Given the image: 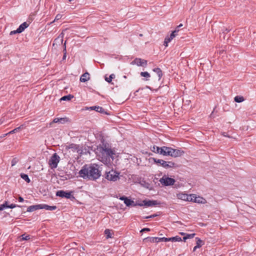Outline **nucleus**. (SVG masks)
I'll return each instance as SVG.
<instances>
[{"mask_svg":"<svg viewBox=\"0 0 256 256\" xmlns=\"http://www.w3.org/2000/svg\"><path fill=\"white\" fill-rule=\"evenodd\" d=\"M96 153L98 159L108 166L111 165L116 155V151L108 144L104 143L97 148Z\"/></svg>","mask_w":256,"mask_h":256,"instance_id":"obj_1","label":"nucleus"},{"mask_svg":"<svg viewBox=\"0 0 256 256\" xmlns=\"http://www.w3.org/2000/svg\"><path fill=\"white\" fill-rule=\"evenodd\" d=\"M79 174L80 176L84 179L94 180L100 177L101 172L97 164H90L84 166L79 172Z\"/></svg>","mask_w":256,"mask_h":256,"instance_id":"obj_2","label":"nucleus"},{"mask_svg":"<svg viewBox=\"0 0 256 256\" xmlns=\"http://www.w3.org/2000/svg\"><path fill=\"white\" fill-rule=\"evenodd\" d=\"M159 182L164 186H171L174 184L176 180L172 178H169L168 176L164 175L160 178Z\"/></svg>","mask_w":256,"mask_h":256,"instance_id":"obj_3","label":"nucleus"},{"mask_svg":"<svg viewBox=\"0 0 256 256\" xmlns=\"http://www.w3.org/2000/svg\"><path fill=\"white\" fill-rule=\"evenodd\" d=\"M60 160V156L54 153L50 158L48 164L52 169L56 168Z\"/></svg>","mask_w":256,"mask_h":256,"instance_id":"obj_4","label":"nucleus"},{"mask_svg":"<svg viewBox=\"0 0 256 256\" xmlns=\"http://www.w3.org/2000/svg\"><path fill=\"white\" fill-rule=\"evenodd\" d=\"M119 172L112 170L108 172H106V178L108 180L116 182L119 179Z\"/></svg>","mask_w":256,"mask_h":256,"instance_id":"obj_5","label":"nucleus"},{"mask_svg":"<svg viewBox=\"0 0 256 256\" xmlns=\"http://www.w3.org/2000/svg\"><path fill=\"white\" fill-rule=\"evenodd\" d=\"M176 197L179 200H181L184 201L191 202V197L194 198V196H192V194L188 195V194L185 193L179 192L176 194Z\"/></svg>","mask_w":256,"mask_h":256,"instance_id":"obj_6","label":"nucleus"},{"mask_svg":"<svg viewBox=\"0 0 256 256\" xmlns=\"http://www.w3.org/2000/svg\"><path fill=\"white\" fill-rule=\"evenodd\" d=\"M170 147L162 146L160 148H156L158 154L165 156H168Z\"/></svg>","mask_w":256,"mask_h":256,"instance_id":"obj_7","label":"nucleus"},{"mask_svg":"<svg viewBox=\"0 0 256 256\" xmlns=\"http://www.w3.org/2000/svg\"><path fill=\"white\" fill-rule=\"evenodd\" d=\"M157 204V202L156 200H144L141 203H138L136 204V205L139 206H154Z\"/></svg>","mask_w":256,"mask_h":256,"instance_id":"obj_8","label":"nucleus"},{"mask_svg":"<svg viewBox=\"0 0 256 256\" xmlns=\"http://www.w3.org/2000/svg\"><path fill=\"white\" fill-rule=\"evenodd\" d=\"M192 196H194V198H192V201L198 204H206V200L201 196H196L194 194H192Z\"/></svg>","mask_w":256,"mask_h":256,"instance_id":"obj_9","label":"nucleus"},{"mask_svg":"<svg viewBox=\"0 0 256 256\" xmlns=\"http://www.w3.org/2000/svg\"><path fill=\"white\" fill-rule=\"evenodd\" d=\"M56 195L62 198H70L71 196L70 192H68L63 190H58L56 192Z\"/></svg>","mask_w":256,"mask_h":256,"instance_id":"obj_10","label":"nucleus"},{"mask_svg":"<svg viewBox=\"0 0 256 256\" xmlns=\"http://www.w3.org/2000/svg\"><path fill=\"white\" fill-rule=\"evenodd\" d=\"M120 200H124V203L126 204V206H135L134 202V200H132L125 196H122L120 198Z\"/></svg>","mask_w":256,"mask_h":256,"instance_id":"obj_11","label":"nucleus"},{"mask_svg":"<svg viewBox=\"0 0 256 256\" xmlns=\"http://www.w3.org/2000/svg\"><path fill=\"white\" fill-rule=\"evenodd\" d=\"M28 24L26 22H24L19 26L18 28L16 30V32H18V33H21L26 28H28Z\"/></svg>","mask_w":256,"mask_h":256,"instance_id":"obj_12","label":"nucleus"},{"mask_svg":"<svg viewBox=\"0 0 256 256\" xmlns=\"http://www.w3.org/2000/svg\"><path fill=\"white\" fill-rule=\"evenodd\" d=\"M184 154V152L179 149H174L173 152V157L176 158L182 156Z\"/></svg>","mask_w":256,"mask_h":256,"instance_id":"obj_13","label":"nucleus"},{"mask_svg":"<svg viewBox=\"0 0 256 256\" xmlns=\"http://www.w3.org/2000/svg\"><path fill=\"white\" fill-rule=\"evenodd\" d=\"M56 208V206H50L46 204H41V209H45L48 210H54Z\"/></svg>","mask_w":256,"mask_h":256,"instance_id":"obj_14","label":"nucleus"},{"mask_svg":"<svg viewBox=\"0 0 256 256\" xmlns=\"http://www.w3.org/2000/svg\"><path fill=\"white\" fill-rule=\"evenodd\" d=\"M41 209V204L32 206L28 207L27 211L29 212H34L36 210Z\"/></svg>","mask_w":256,"mask_h":256,"instance_id":"obj_15","label":"nucleus"},{"mask_svg":"<svg viewBox=\"0 0 256 256\" xmlns=\"http://www.w3.org/2000/svg\"><path fill=\"white\" fill-rule=\"evenodd\" d=\"M144 240L150 242H158L160 238L158 237H148L144 239Z\"/></svg>","mask_w":256,"mask_h":256,"instance_id":"obj_16","label":"nucleus"},{"mask_svg":"<svg viewBox=\"0 0 256 256\" xmlns=\"http://www.w3.org/2000/svg\"><path fill=\"white\" fill-rule=\"evenodd\" d=\"M146 62L144 60L136 58L131 62V64H146Z\"/></svg>","mask_w":256,"mask_h":256,"instance_id":"obj_17","label":"nucleus"},{"mask_svg":"<svg viewBox=\"0 0 256 256\" xmlns=\"http://www.w3.org/2000/svg\"><path fill=\"white\" fill-rule=\"evenodd\" d=\"M90 74L88 72H85L84 74L80 78V80L82 82H86L89 80Z\"/></svg>","mask_w":256,"mask_h":256,"instance_id":"obj_18","label":"nucleus"},{"mask_svg":"<svg viewBox=\"0 0 256 256\" xmlns=\"http://www.w3.org/2000/svg\"><path fill=\"white\" fill-rule=\"evenodd\" d=\"M154 162L156 164H160L161 166L164 168V166H166V161H164L162 160H159L156 158H152Z\"/></svg>","mask_w":256,"mask_h":256,"instance_id":"obj_19","label":"nucleus"},{"mask_svg":"<svg viewBox=\"0 0 256 256\" xmlns=\"http://www.w3.org/2000/svg\"><path fill=\"white\" fill-rule=\"evenodd\" d=\"M88 109H90L92 110H95L96 112H100V113H104V110L100 106H91Z\"/></svg>","mask_w":256,"mask_h":256,"instance_id":"obj_20","label":"nucleus"},{"mask_svg":"<svg viewBox=\"0 0 256 256\" xmlns=\"http://www.w3.org/2000/svg\"><path fill=\"white\" fill-rule=\"evenodd\" d=\"M68 149H71L73 152H78V146L75 144H70L67 146Z\"/></svg>","mask_w":256,"mask_h":256,"instance_id":"obj_21","label":"nucleus"},{"mask_svg":"<svg viewBox=\"0 0 256 256\" xmlns=\"http://www.w3.org/2000/svg\"><path fill=\"white\" fill-rule=\"evenodd\" d=\"M74 97L71 94H68L64 96H62V98H60V100H66V101H69L72 100V98Z\"/></svg>","mask_w":256,"mask_h":256,"instance_id":"obj_22","label":"nucleus"},{"mask_svg":"<svg viewBox=\"0 0 256 256\" xmlns=\"http://www.w3.org/2000/svg\"><path fill=\"white\" fill-rule=\"evenodd\" d=\"M234 100L236 102H242L244 100V98L242 96H237L234 97Z\"/></svg>","mask_w":256,"mask_h":256,"instance_id":"obj_23","label":"nucleus"},{"mask_svg":"<svg viewBox=\"0 0 256 256\" xmlns=\"http://www.w3.org/2000/svg\"><path fill=\"white\" fill-rule=\"evenodd\" d=\"M175 166V164L172 162H166V166L164 168H174Z\"/></svg>","mask_w":256,"mask_h":256,"instance_id":"obj_24","label":"nucleus"},{"mask_svg":"<svg viewBox=\"0 0 256 256\" xmlns=\"http://www.w3.org/2000/svg\"><path fill=\"white\" fill-rule=\"evenodd\" d=\"M196 245L198 246V247H201L202 245L204 244V242L200 238H196Z\"/></svg>","mask_w":256,"mask_h":256,"instance_id":"obj_25","label":"nucleus"},{"mask_svg":"<svg viewBox=\"0 0 256 256\" xmlns=\"http://www.w3.org/2000/svg\"><path fill=\"white\" fill-rule=\"evenodd\" d=\"M154 71L157 74L158 79L160 80L162 76V70H160V68H156L154 69Z\"/></svg>","mask_w":256,"mask_h":256,"instance_id":"obj_26","label":"nucleus"},{"mask_svg":"<svg viewBox=\"0 0 256 256\" xmlns=\"http://www.w3.org/2000/svg\"><path fill=\"white\" fill-rule=\"evenodd\" d=\"M20 177L24 180L25 181H26L27 182H30V180L28 176L26 174H20Z\"/></svg>","mask_w":256,"mask_h":256,"instance_id":"obj_27","label":"nucleus"},{"mask_svg":"<svg viewBox=\"0 0 256 256\" xmlns=\"http://www.w3.org/2000/svg\"><path fill=\"white\" fill-rule=\"evenodd\" d=\"M195 234H186L185 236L183 238L184 240L186 241L187 239L192 238L195 236Z\"/></svg>","mask_w":256,"mask_h":256,"instance_id":"obj_28","label":"nucleus"},{"mask_svg":"<svg viewBox=\"0 0 256 256\" xmlns=\"http://www.w3.org/2000/svg\"><path fill=\"white\" fill-rule=\"evenodd\" d=\"M170 241H172V242H180V241H182L181 238L178 236L170 238Z\"/></svg>","mask_w":256,"mask_h":256,"instance_id":"obj_29","label":"nucleus"},{"mask_svg":"<svg viewBox=\"0 0 256 256\" xmlns=\"http://www.w3.org/2000/svg\"><path fill=\"white\" fill-rule=\"evenodd\" d=\"M6 208H8V202H5L4 204L0 205V211Z\"/></svg>","mask_w":256,"mask_h":256,"instance_id":"obj_30","label":"nucleus"},{"mask_svg":"<svg viewBox=\"0 0 256 256\" xmlns=\"http://www.w3.org/2000/svg\"><path fill=\"white\" fill-rule=\"evenodd\" d=\"M115 78V75L114 74H112L110 76L109 78L105 77V80L108 82H110L112 79Z\"/></svg>","mask_w":256,"mask_h":256,"instance_id":"obj_31","label":"nucleus"},{"mask_svg":"<svg viewBox=\"0 0 256 256\" xmlns=\"http://www.w3.org/2000/svg\"><path fill=\"white\" fill-rule=\"evenodd\" d=\"M105 234L106 235V238H112V234L110 232V230L108 229H106L104 231Z\"/></svg>","mask_w":256,"mask_h":256,"instance_id":"obj_32","label":"nucleus"},{"mask_svg":"<svg viewBox=\"0 0 256 256\" xmlns=\"http://www.w3.org/2000/svg\"><path fill=\"white\" fill-rule=\"evenodd\" d=\"M30 239V235H26V234H24L21 236V240H28Z\"/></svg>","mask_w":256,"mask_h":256,"instance_id":"obj_33","label":"nucleus"},{"mask_svg":"<svg viewBox=\"0 0 256 256\" xmlns=\"http://www.w3.org/2000/svg\"><path fill=\"white\" fill-rule=\"evenodd\" d=\"M171 40H172V39L170 38V36L166 38L164 40V44L166 46H167L168 43L170 42L171 41Z\"/></svg>","mask_w":256,"mask_h":256,"instance_id":"obj_34","label":"nucleus"},{"mask_svg":"<svg viewBox=\"0 0 256 256\" xmlns=\"http://www.w3.org/2000/svg\"><path fill=\"white\" fill-rule=\"evenodd\" d=\"M68 121L66 118H59V122L64 124Z\"/></svg>","mask_w":256,"mask_h":256,"instance_id":"obj_35","label":"nucleus"},{"mask_svg":"<svg viewBox=\"0 0 256 256\" xmlns=\"http://www.w3.org/2000/svg\"><path fill=\"white\" fill-rule=\"evenodd\" d=\"M140 76H142L146 78H149L150 76L149 73H148V72H142L140 73Z\"/></svg>","mask_w":256,"mask_h":256,"instance_id":"obj_36","label":"nucleus"},{"mask_svg":"<svg viewBox=\"0 0 256 256\" xmlns=\"http://www.w3.org/2000/svg\"><path fill=\"white\" fill-rule=\"evenodd\" d=\"M160 242L164 241V242H169L170 241V238H166L165 237L163 238H159Z\"/></svg>","mask_w":256,"mask_h":256,"instance_id":"obj_37","label":"nucleus"},{"mask_svg":"<svg viewBox=\"0 0 256 256\" xmlns=\"http://www.w3.org/2000/svg\"><path fill=\"white\" fill-rule=\"evenodd\" d=\"M59 122V118H55L54 119L52 122L50 123V126H51L53 123Z\"/></svg>","mask_w":256,"mask_h":256,"instance_id":"obj_38","label":"nucleus"},{"mask_svg":"<svg viewBox=\"0 0 256 256\" xmlns=\"http://www.w3.org/2000/svg\"><path fill=\"white\" fill-rule=\"evenodd\" d=\"M20 128H17L14 130H12L10 132H8V134H6V135H8V134H14L16 132H18V130L20 129Z\"/></svg>","mask_w":256,"mask_h":256,"instance_id":"obj_39","label":"nucleus"},{"mask_svg":"<svg viewBox=\"0 0 256 256\" xmlns=\"http://www.w3.org/2000/svg\"><path fill=\"white\" fill-rule=\"evenodd\" d=\"M62 18V15L61 14H58L56 16V18H55L54 20L52 22H54L56 20H58Z\"/></svg>","mask_w":256,"mask_h":256,"instance_id":"obj_40","label":"nucleus"},{"mask_svg":"<svg viewBox=\"0 0 256 256\" xmlns=\"http://www.w3.org/2000/svg\"><path fill=\"white\" fill-rule=\"evenodd\" d=\"M170 149L169 150L170 154H168V156H171L173 157V152H174V148H172L170 147Z\"/></svg>","mask_w":256,"mask_h":256,"instance_id":"obj_41","label":"nucleus"},{"mask_svg":"<svg viewBox=\"0 0 256 256\" xmlns=\"http://www.w3.org/2000/svg\"><path fill=\"white\" fill-rule=\"evenodd\" d=\"M176 32H177V30H174L171 34L170 35V38L172 40L176 36V34H175L176 33Z\"/></svg>","mask_w":256,"mask_h":256,"instance_id":"obj_42","label":"nucleus"},{"mask_svg":"<svg viewBox=\"0 0 256 256\" xmlns=\"http://www.w3.org/2000/svg\"><path fill=\"white\" fill-rule=\"evenodd\" d=\"M156 148H160L156 146H154L153 148H152V151L156 153H158V152L156 151Z\"/></svg>","mask_w":256,"mask_h":256,"instance_id":"obj_43","label":"nucleus"},{"mask_svg":"<svg viewBox=\"0 0 256 256\" xmlns=\"http://www.w3.org/2000/svg\"><path fill=\"white\" fill-rule=\"evenodd\" d=\"M16 206L14 204H11L10 205H8V208H13Z\"/></svg>","mask_w":256,"mask_h":256,"instance_id":"obj_44","label":"nucleus"},{"mask_svg":"<svg viewBox=\"0 0 256 256\" xmlns=\"http://www.w3.org/2000/svg\"><path fill=\"white\" fill-rule=\"evenodd\" d=\"M150 230L148 228H144L140 230V232H145V231H150Z\"/></svg>","mask_w":256,"mask_h":256,"instance_id":"obj_45","label":"nucleus"},{"mask_svg":"<svg viewBox=\"0 0 256 256\" xmlns=\"http://www.w3.org/2000/svg\"><path fill=\"white\" fill-rule=\"evenodd\" d=\"M156 214H153V215H151V216H146V218H154L155 216H156Z\"/></svg>","mask_w":256,"mask_h":256,"instance_id":"obj_46","label":"nucleus"},{"mask_svg":"<svg viewBox=\"0 0 256 256\" xmlns=\"http://www.w3.org/2000/svg\"><path fill=\"white\" fill-rule=\"evenodd\" d=\"M16 33H18V32H16V30H13V31H12L10 32V35H12V34H16Z\"/></svg>","mask_w":256,"mask_h":256,"instance_id":"obj_47","label":"nucleus"},{"mask_svg":"<svg viewBox=\"0 0 256 256\" xmlns=\"http://www.w3.org/2000/svg\"><path fill=\"white\" fill-rule=\"evenodd\" d=\"M200 247H198V246L197 245H196L194 248V249H193V251L194 252L196 250L197 248H200Z\"/></svg>","mask_w":256,"mask_h":256,"instance_id":"obj_48","label":"nucleus"},{"mask_svg":"<svg viewBox=\"0 0 256 256\" xmlns=\"http://www.w3.org/2000/svg\"><path fill=\"white\" fill-rule=\"evenodd\" d=\"M200 247H198V246L197 245H196L194 248V249H193V251L194 252L196 250L197 248H200Z\"/></svg>","mask_w":256,"mask_h":256,"instance_id":"obj_49","label":"nucleus"},{"mask_svg":"<svg viewBox=\"0 0 256 256\" xmlns=\"http://www.w3.org/2000/svg\"><path fill=\"white\" fill-rule=\"evenodd\" d=\"M18 200H19V201H20V202H22L24 201V199H23V198H22V197H21V196H20V197L18 198Z\"/></svg>","mask_w":256,"mask_h":256,"instance_id":"obj_50","label":"nucleus"},{"mask_svg":"<svg viewBox=\"0 0 256 256\" xmlns=\"http://www.w3.org/2000/svg\"><path fill=\"white\" fill-rule=\"evenodd\" d=\"M66 58V53L65 52L64 54V56H63V58H62V60H65Z\"/></svg>","mask_w":256,"mask_h":256,"instance_id":"obj_51","label":"nucleus"},{"mask_svg":"<svg viewBox=\"0 0 256 256\" xmlns=\"http://www.w3.org/2000/svg\"><path fill=\"white\" fill-rule=\"evenodd\" d=\"M180 234L182 235V236H185L186 234L184 232H180Z\"/></svg>","mask_w":256,"mask_h":256,"instance_id":"obj_52","label":"nucleus"},{"mask_svg":"<svg viewBox=\"0 0 256 256\" xmlns=\"http://www.w3.org/2000/svg\"><path fill=\"white\" fill-rule=\"evenodd\" d=\"M182 26V24H180L179 26H177V28Z\"/></svg>","mask_w":256,"mask_h":256,"instance_id":"obj_53","label":"nucleus"},{"mask_svg":"<svg viewBox=\"0 0 256 256\" xmlns=\"http://www.w3.org/2000/svg\"><path fill=\"white\" fill-rule=\"evenodd\" d=\"M60 42L62 43V38H61L60 39Z\"/></svg>","mask_w":256,"mask_h":256,"instance_id":"obj_54","label":"nucleus"},{"mask_svg":"<svg viewBox=\"0 0 256 256\" xmlns=\"http://www.w3.org/2000/svg\"><path fill=\"white\" fill-rule=\"evenodd\" d=\"M174 30H177V32L179 31L178 28H176Z\"/></svg>","mask_w":256,"mask_h":256,"instance_id":"obj_55","label":"nucleus"},{"mask_svg":"<svg viewBox=\"0 0 256 256\" xmlns=\"http://www.w3.org/2000/svg\"><path fill=\"white\" fill-rule=\"evenodd\" d=\"M58 39H59V38H58L56 39V40H54V42H56L57 40H58Z\"/></svg>","mask_w":256,"mask_h":256,"instance_id":"obj_56","label":"nucleus"},{"mask_svg":"<svg viewBox=\"0 0 256 256\" xmlns=\"http://www.w3.org/2000/svg\"><path fill=\"white\" fill-rule=\"evenodd\" d=\"M223 135H224V136H226V134H223Z\"/></svg>","mask_w":256,"mask_h":256,"instance_id":"obj_57","label":"nucleus"},{"mask_svg":"<svg viewBox=\"0 0 256 256\" xmlns=\"http://www.w3.org/2000/svg\"><path fill=\"white\" fill-rule=\"evenodd\" d=\"M72 0H70V2H72Z\"/></svg>","mask_w":256,"mask_h":256,"instance_id":"obj_58","label":"nucleus"},{"mask_svg":"<svg viewBox=\"0 0 256 256\" xmlns=\"http://www.w3.org/2000/svg\"><path fill=\"white\" fill-rule=\"evenodd\" d=\"M2 122H0V124H2Z\"/></svg>","mask_w":256,"mask_h":256,"instance_id":"obj_59","label":"nucleus"}]
</instances>
